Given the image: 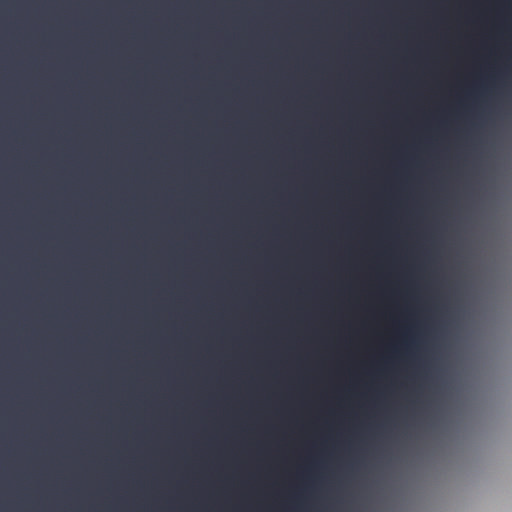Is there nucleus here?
Here are the masks:
<instances>
[{
  "label": "nucleus",
  "mask_w": 512,
  "mask_h": 512,
  "mask_svg": "<svg viewBox=\"0 0 512 512\" xmlns=\"http://www.w3.org/2000/svg\"><path fill=\"white\" fill-rule=\"evenodd\" d=\"M381 128H382V129H385L386 127H385V126H382Z\"/></svg>",
  "instance_id": "f03ea898"
},
{
  "label": "nucleus",
  "mask_w": 512,
  "mask_h": 512,
  "mask_svg": "<svg viewBox=\"0 0 512 512\" xmlns=\"http://www.w3.org/2000/svg\"><path fill=\"white\" fill-rule=\"evenodd\" d=\"M483 93L477 91H468L463 96L457 99V103L460 106H466L470 103H477L483 99Z\"/></svg>",
  "instance_id": "f257e3e1"
}]
</instances>
